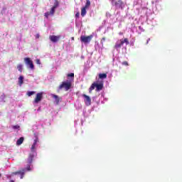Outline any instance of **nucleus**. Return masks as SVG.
Masks as SVG:
<instances>
[{
  "label": "nucleus",
  "instance_id": "24",
  "mask_svg": "<svg viewBox=\"0 0 182 182\" xmlns=\"http://www.w3.org/2000/svg\"><path fill=\"white\" fill-rule=\"evenodd\" d=\"M13 129L16 130V129H19V126L18 125H14V126H13Z\"/></svg>",
  "mask_w": 182,
  "mask_h": 182
},
{
  "label": "nucleus",
  "instance_id": "29",
  "mask_svg": "<svg viewBox=\"0 0 182 182\" xmlns=\"http://www.w3.org/2000/svg\"><path fill=\"white\" fill-rule=\"evenodd\" d=\"M115 1V0H111L112 4H114Z\"/></svg>",
  "mask_w": 182,
  "mask_h": 182
},
{
  "label": "nucleus",
  "instance_id": "18",
  "mask_svg": "<svg viewBox=\"0 0 182 182\" xmlns=\"http://www.w3.org/2000/svg\"><path fill=\"white\" fill-rule=\"evenodd\" d=\"M23 83V76H20L18 77V85H19V86H22Z\"/></svg>",
  "mask_w": 182,
  "mask_h": 182
},
{
  "label": "nucleus",
  "instance_id": "30",
  "mask_svg": "<svg viewBox=\"0 0 182 182\" xmlns=\"http://www.w3.org/2000/svg\"><path fill=\"white\" fill-rule=\"evenodd\" d=\"M150 41V38H148L146 41V45L149 43V41Z\"/></svg>",
  "mask_w": 182,
  "mask_h": 182
},
{
  "label": "nucleus",
  "instance_id": "8",
  "mask_svg": "<svg viewBox=\"0 0 182 182\" xmlns=\"http://www.w3.org/2000/svg\"><path fill=\"white\" fill-rule=\"evenodd\" d=\"M11 174L12 176H18L20 178H23V168L13 172Z\"/></svg>",
  "mask_w": 182,
  "mask_h": 182
},
{
  "label": "nucleus",
  "instance_id": "32",
  "mask_svg": "<svg viewBox=\"0 0 182 182\" xmlns=\"http://www.w3.org/2000/svg\"><path fill=\"white\" fill-rule=\"evenodd\" d=\"M72 41H75V37H72Z\"/></svg>",
  "mask_w": 182,
  "mask_h": 182
},
{
  "label": "nucleus",
  "instance_id": "19",
  "mask_svg": "<svg viewBox=\"0 0 182 182\" xmlns=\"http://www.w3.org/2000/svg\"><path fill=\"white\" fill-rule=\"evenodd\" d=\"M90 6V0H86L85 6H84V8H86L87 9V8H89Z\"/></svg>",
  "mask_w": 182,
  "mask_h": 182
},
{
  "label": "nucleus",
  "instance_id": "23",
  "mask_svg": "<svg viewBox=\"0 0 182 182\" xmlns=\"http://www.w3.org/2000/svg\"><path fill=\"white\" fill-rule=\"evenodd\" d=\"M17 69L19 70V72H22V65H18Z\"/></svg>",
  "mask_w": 182,
  "mask_h": 182
},
{
  "label": "nucleus",
  "instance_id": "14",
  "mask_svg": "<svg viewBox=\"0 0 182 182\" xmlns=\"http://www.w3.org/2000/svg\"><path fill=\"white\" fill-rule=\"evenodd\" d=\"M50 15H52V16L55 15V12L52 11V9H50V11L46 12L44 14V16H46V18H49V16H50Z\"/></svg>",
  "mask_w": 182,
  "mask_h": 182
},
{
  "label": "nucleus",
  "instance_id": "16",
  "mask_svg": "<svg viewBox=\"0 0 182 182\" xmlns=\"http://www.w3.org/2000/svg\"><path fill=\"white\" fill-rule=\"evenodd\" d=\"M23 143V136H21L19 139L17 140L16 144L17 146H21Z\"/></svg>",
  "mask_w": 182,
  "mask_h": 182
},
{
  "label": "nucleus",
  "instance_id": "6",
  "mask_svg": "<svg viewBox=\"0 0 182 182\" xmlns=\"http://www.w3.org/2000/svg\"><path fill=\"white\" fill-rule=\"evenodd\" d=\"M24 62L26 63V67L28 69H31V70H33V69H35V65H33V62L32 61V60H31V58H24Z\"/></svg>",
  "mask_w": 182,
  "mask_h": 182
},
{
  "label": "nucleus",
  "instance_id": "13",
  "mask_svg": "<svg viewBox=\"0 0 182 182\" xmlns=\"http://www.w3.org/2000/svg\"><path fill=\"white\" fill-rule=\"evenodd\" d=\"M58 6H59V1L58 0H55L54 5L51 8L52 12H55V10L56 9V8H58Z\"/></svg>",
  "mask_w": 182,
  "mask_h": 182
},
{
  "label": "nucleus",
  "instance_id": "27",
  "mask_svg": "<svg viewBox=\"0 0 182 182\" xmlns=\"http://www.w3.org/2000/svg\"><path fill=\"white\" fill-rule=\"evenodd\" d=\"M106 41V38L105 37H103L101 40V43H103V42H105Z\"/></svg>",
  "mask_w": 182,
  "mask_h": 182
},
{
  "label": "nucleus",
  "instance_id": "15",
  "mask_svg": "<svg viewBox=\"0 0 182 182\" xmlns=\"http://www.w3.org/2000/svg\"><path fill=\"white\" fill-rule=\"evenodd\" d=\"M86 8L85 7H82L81 9V16L84 17L86 16L87 11H86Z\"/></svg>",
  "mask_w": 182,
  "mask_h": 182
},
{
  "label": "nucleus",
  "instance_id": "20",
  "mask_svg": "<svg viewBox=\"0 0 182 182\" xmlns=\"http://www.w3.org/2000/svg\"><path fill=\"white\" fill-rule=\"evenodd\" d=\"M67 76H68V77H71L72 80H73V79H75V73H73L68 74Z\"/></svg>",
  "mask_w": 182,
  "mask_h": 182
},
{
  "label": "nucleus",
  "instance_id": "10",
  "mask_svg": "<svg viewBox=\"0 0 182 182\" xmlns=\"http://www.w3.org/2000/svg\"><path fill=\"white\" fill-rule=\"evenodd\" d=\"M82 97H85V103L86 106H90L92 105V99H90V97L88 95H86V94L82 95Z\"/></svg>",
  "mask_w": 182,
  "mask_h": 182
},
{
  "label": "nucleus",
  "instance_id": "7",
  "mask_svg": "<svg viewBox=\"0 0 182 182\" xmlns=\"http://www.w3.org/2000/svg\"><path fill=\"white\" fill-rule=\"evenodd\" d=\"M42 99H43V92H42L37 93L34 100V103H39Z\"/></svg>",
  "mask_w": 182,
  "mask_h": 182
},
{
  "label": "nucleus",
  "instance_id": "2",
  "mask_svg": "<svg viewBox=\"0 0 182 182\" xmlns=\"http://www.w3.org/2000/svg\"><path fill=\"white\" fill-rule=\"evenodd\" d=\"M63 89H64L65 92H68V90H70V89H72V81L71 80L63 81L58 86V92H60V90H62Z\"/></svg>",
  "mask_w": 182,
  "mask_h": 182
},
{
  "label": "nucleus",
  "instance_id": "4",
  "mask_svg": "<svg viewBox=\"0 0 182 182\" xmlns=\"http://www.w3.org/2000/svg\"><path fill=\"white\" fill-rule=\"evenodd\" d=\"M124 43H126V45H129V39L127 38H124V40L123 39H121L119 41H118L114 48V49H116L117 50H119V49H120V48H122V46H123V45H124Z\"/></svg>",
  "mask_w": 182,
  "mask_h": 182
},
{
  "label": "nucleus",
  "instance_id": "12",
  "mask_svg": "<svg viewBox=\"0 0 182 182\" xmlns=\"http://www.w3.org/2000/svg\"><path fill=\"white\" fill-rule=\"evenodd\" d=\"M51 97H53V99H55V102L56 105H59V102H60V97H59V96L55 95V94H51Z\"/></svg>",
  "mask_w": 182,
  "mask_h": 182
},
{
  "label": "nucleus",
  "instance_id": "17",
  "mask_svg": "<svg viewBox=\"0 0 182 182\" xmlns=\"http://www.w3.org/2000/svg\"><path fill=\"white\" fill-rule=\"evenodd\" d=\"M107 77V74L106 73H100L99 74L100 79H106Z\"/></svg>",
  "mask_w": 182,
  "mask_h": 182
},
{
  "label": "nucleus",
  "instance_id": "5",
  "mask_svg": "<svg viewBox=\"0 0 182 182\" xmlns=\"http://www.w3.org/2000/svg\"><path fill=\"white\" fill-rule=\"evenodd\" d=\"M92 39H93V35L90 36H80V42L85 43V45L87 43H90Z\"/></svg>",
  "mask_w": 182,
  "mask_h": 182
},
{
  "label": "nucleus",
  "instance_id": "26",
  "mask_svg": "<svg viewBox=\"0 0 182 182\" xmlns=\"http://www.w3.org/2000/svg\"><path fill=\"white\" fill-rule=\"evenodd\" d=\"M36 62L37 65H41V60L37 59V60H36Z\"/></svg>",
  "mask_w": 182,
  "mask_h": 182
},
{
  "label": "nucleus",
  "instance_id": "28",
  "mask_svg": "<svg viewBox=\"0 0 182 182\" xmlns=\"http://www.w3.org/2000/svg\"><path fill=\"white\" fill-rule=\"evenodd\" d=\"M40 35H39V33H37L36 35V39H39V38H40Z\"/></svg>",
  "mask_w": 182,
  "mask_h": 182
},
{
  "label": "nucleus",
  "instance_id": "33",
  "mask_svg": "<svg viewBox=\"0 0 182 182\" xmlns=\"http://www.w3.org/2000/svg\"><path fill=\"white\" fill-rule=\"evenodd\" d=\"M2 175L0 173V177Z\"/></svg>",
  "mask_w": 182,
  "mask_h": 182
},
{
  "label": "nucleus",
  "instance_id": "31",
  "mask_svg": "<svg viewBox=\"0 0 182 182\" xmlns=\"http://www.w3.org/2000/svg\"><path fill=\"white\" fill-rule=\"evenodd\" d=\"M139 29L141 30V26H139Z\"/></svg>",
  "mask_w": 182,
  "mask_h": 182
},
{
  "label": "nucleus",
  "instance_id": "1",
  "mask_svg": "<svg viewBox=\"0 0 182 182\" xmlns=\"http://www.w3.org/2000/svg\"><path fill=\"white\" fill-rule=\"evenodd\" d=\"M38 141H39V139L36 138V139H34V141L31 146V153L29 154L28 157L26 161V163L27 164V165H26V167L24 168V172L31 171L32 170V168H31V166L32 165V162L33 161V157L38 156V154L36 153V144H38Z\"/></svg>",
  "mask_w": 182,
  "mask_h": 182
},
{
  "label": "nucleus",
  "instance_id": "11",
  "mask_svg": "<svg viewBox=\"0 0 182 182\" xmlns=\"http://www.w3.org/2000/svg\"><path fill=\"white\" fill-rule=\"evenodd\" d=\"M49 39L53 43H56V42H59L60 36H50Z\"/></svg>",
  "mask_w": 182,
  "mask_h": 182
},
{
  "label": "nucleus",
  "instance_id": "21",
  "mask_svg": "<svg viewBox=\"0 0 182 182\" xmlns=\"http://www.w3.org/2000/svg\"><path fill=\"white\" fill-rule=\"evenodd\" d=\"M27 95H28V96H32V95H35V92L34 91L28 92Z\"/></svg>",
  "mask_w": 182,
  "mask_h": 182
},
{
  "label": "nucleus",
  "instance_id": "22",
  "mask_svg": "<svg viewBox=\"0 0 182 182\" xmlns=\"http://www.w3.org/2000/svg\"><path fill=\"white\" fill-rule=\"evenodd\" d=\"M122 65L124 66H129V63L127 61H124L122 63Z\"/></svg>",
  "mask_w": 182,
  "mask_h": 182
},
{
  "label": "nucleus",
  "instance_id": "3",
  "mask_svg": "<svg viewBox=\"0 0 182 182\" xmlns=\"http://www.w3.org/2000/svg\"><path fill=\"white\" fill-rule=\"evenodd\" d=\"M96 87V92H100L103 89V82L97 83V82H93L89 88V93H92V90H95Z\"/></svg>",
  "mask_w": 182,
  "mask_h": 182
},
{
  "label": "nucleus",
  "instance_id": "25",
  "mask_svg": "<svg viewBox=\"0 0 182 182\" xmlns=\"http://www.w3.org/2000/svg\"><path fill=\"white\" fill-rule=\"evenodd\" d=\"M79 16H80V13L77 12V13L75 14V18H79Z\"/></svg>",
  "mask_w": 182,
  "mask_h": 182
},
{
  "label": "nucleus",
  "instance_id": "9",
  "mask_svg": "<svg viewBox=\"0 0 182 182\" xmlns=\"http://www.w3.org/2000/svg\"><path fill=\"white\" fill-rule=\"evenodd\" d=\"M113 5H114V6H116V8H118L119 9H123V1L122 0H118L117 1H114V3H112Z\"/></svg>",
  "mask_w": 182,
  "mask_h": 182
}]
</instances>
